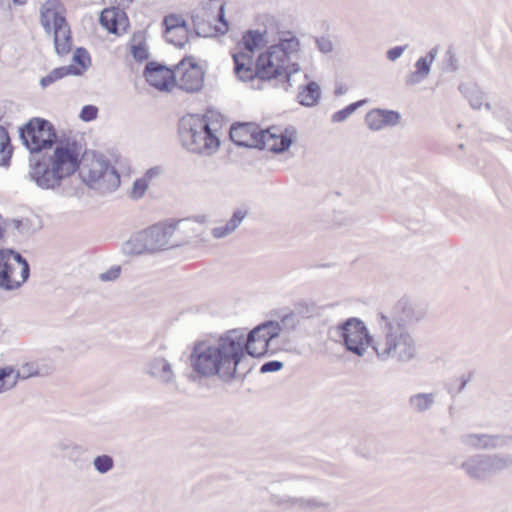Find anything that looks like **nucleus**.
I'll use <instances>...</instances> for the list:
<instances>
[{
  "instance_id": "nucleus-41",
  "label": "nucleus",
  "mask_w": 512,
  "mask_h": 512,
  "mask_svg": "<svg viewBox=\"0 0 512 512\" xmlns=\"http://www.w3.org/2000/svg\"><path fill=\"white\" fill-rule=\"evenodd\" d=\"M382 113L381 114V117H382V122H383V126L384 127H387V126H396L399 124L400 122V119H401V115L399 112L397 111H394V110H387V109H381Z\"/></svg>"
},
{
  "instance_id": "nucleus-4",
  "label": "nucleus",
  "mask_w": 512,
  "mask_h": 512,
  "mask_svg": "<svg viewBox=\"0 0 512 512\" xmlns=\"http://www.w3.org/2000/svg\"><path fill=\"white\" fill-rule=\"evenodd\" d=\"M299 40L288 33V37H281L279 42L261 53L256 62V76L260 81L279 79L289 82L292 74L297 73L300 67L291 63V57L298 51Z\"/></svg>"
},
{
  "instance_id": "nucleus-53",
  "label": "nucleus",
  "mask_w": 512,
  "mask_h": 512,
  "mask_svg": "<svg viewBox=\"0 0 512 512\" xmlns=\"http://www.w3.org/2000/svg\"><path fill=\"white\" fill-rule=\"evenodd\" d=\"M446 56H447V65H448L449 70L456 71L458 69L457 58L454 55V53L452 52V50L449 49L446 52Z\"/></svg>"
},
{
  "instance_id": "nucleus-38",
  "label": "nucleus",
  "mask_w": 512,
  "mask_h": 512,
  "mask_svg": "<svg viewBox=\"0 0 512 512\" xmlns=\"http://www.w3.org/2000/svg\"><path fill=\"white\" fill-rule=\"evenodd\" d=\"M73 61L79 66L76 68L80 70V75H82L91 64L90 55L83 47H79L75 50L73 54Z\"/></svg>"
},
{
  "instance_id": "nucleus-60",
  "label": "nucleus",
  "mask_w": 512,
  "mask_h": 512,
  "mask_svg": "<svg viewBox=\"0 0 512 512\" xmlns=\"http://www.w3.org/2000/svg\"><path fill=\"white\" fill-rule=\"evenodd\" d=\"M178 35H179L178 33L172 34V36H174L175 38H178L179 37Z\"/></svg>"
},
{
  "instance_id": "nucleus-45",
  "label": "nucleus",
  "mask_w": 512,
  "mask_h": 512,
  "mask_svg": "<svg viewBox=\"0 0 512 512\" xmlns=\"http://www.w3.org/2000/svg\"><path fill=\"white\" fill-rule=\"evenodd\" d=\"M98 116V108L94 105H85L81 109L80 119L84 122H90L97 118Z\"/></svg>"
},
{
  "instance_id": "nucleus-48",
  "label": "nucleus",
  "mask_w": 512,
  "mask_h": 512,
  "mask_svg": "<svg viewBox=\"0 0 512 512\" xmlns=\"http://www.w3.org/2000/svg\"><path fill=\"white\" fill-rule=\"evenodd\" d=\"M121 269L120 267H112L110 270L101 273L99 278L100 280L106 282V281H113L117 279L120 275Z\"/></svg>"
},
{
  "instance_id": "nucleus-1",
  "label": "nucleus",
  "mask_w": 512,
  "mask_h": 512,
  "mask_svg": "<svg viewBox=\"0 0 512 512\" xmlns=\"http://www.w3.org/2000/svg\"><path fill=\"white\" fill-rule=\"evenodd\" d=\"M19 137L31 154L56 145L52 155L43 156L30 165L29 176L39 188L55 189L79 168L81 145L76 140H58L50 121L43 118L29 120L19 129Z\"/></svg>"
},
{
  "instance_id": "nucleus-20",
  "label": "nucleus",
  "mask_w": 512,
  "mask_h": 512,
  "mask_svg": "<svg viewBox=\"0 0 512 512\" xmlns=\"http://www.w3.org/2000/svg\"><path fill=\"white\" fill-rule=\"evenodd\" d=\"M145 373L165 386L176 383V374L171 363L161 356L154 357L147 362Z\"/></svg>"
},
{
  "instance_id": "nucleus-49",
  "label": "nucleus",
  "mask_w": 512,
  "mask_h": 512,
  "mask_svg": "<svg viewBox=\"0 0 512 512\" xmlns=\"http://www.w3.org/2000/svg\"><path fill=\"white\" fill-rule=\"evenodd\" d=\"M407 48V45H404V46H395L391 49H389L386 53L387 55V58L390 60V61H396L398 58L401 57V55L403 54V52L406 50Z\"/></svg>"
},
{
  "instance_id": "nucleus-56",
  "label": "nucleus",
  "mask_w": 512,
  "mask_h": 512,
  "mask_svg": "<svg viewBox=\"0 0 512 512\" xmlns=\"http://www.w3.org/2000/svg\"><path fill=\"white\" fill-rule=\"evenodd\" d=\"M40 362V368H48L49 367V374H51L55 367H54V364L52 362H44L43 360L39 361Z\"/></svg>"
},
{
  "instance_id": "nucleus-43",
  "label": "nucleus",
  "mask_w": 512,
  "mask_h": 512,
  "mask_svg": "<svg viewBox=\"0 0 512 512\" xmlns=\"http://www.w3.org/2000/svg\"><path fill=\"white\" fill-rule=\"evenodd\" d=\"M131 54L133 58L138 62H143L149 58V52L143 43L132 45Z\"/></svg>"
},
{
  "instance_id": "nucleus-40",
  "label": "nucleus",
  "mask_w": 512,
  "mask_h": 512,
  "mask_svg": "<svg viewBox=\"0 0 512 512\" xmlns=\"http://www.w3.org/2000/svg\"><path fill=\"white\" fill-rule=\"evenodd\" d=\"M381 109H373L366 114L365 121L370 130L379 131L384 128Z\"/></svg>"
},
{
  "instance_id": "nucleus-44",
  "label": "nucleus",
  "mask_w": 512,
  "mask_h": 512,
  "mask_svg": "<svg viewBox=\"0 0 512 512\" xmlns=\"http://www.w3.org/2000/svg\"><path fill=\"white\" fill-rule=\"evenodd\" d=\"M299 323V316L291 312L282 317L281 323H279L281 329L293 330Z\"/></svg>"
},
{
  "instance_id": "nucleus-55",
  "label": "nucleus",
  "mask_w": 512,
  "mask_h": 512,
  "mask_svg": "<svg viewBox=\"0 0 512 512\" xmlns=\"http://www.w3.org/2000/svg\"><path fill=\"white\" fill-rule=\"evenodd\" d=\"M438 54V47H433L422 59H426L427 63L431 65Z\"/></svg>"
},
{
  "instance_id": "nucleus-39",
  "label": "nucleus",
  "mask_w": 512,
  "mask_h": 512,
  "mask_svg": "<svg viewBox=\"0 0 512 512\" xmlns=\"http://www.w3.org/2000/svg\"><path fill=\"white\" fill-rule=\"evenodd\" d=\"M14 374L12 367L0 368V393L12 389L16 385L15 379H11Z\"/></svg>"
},
{
  "instance_id": "nucleus-52",
  "label": "nucleus",
  "mask_w": 512,
  "mask_h": 512,
  "mask_svg": "<svg viewBox=\"0 0 512 512\" xmlns=\"http://www.w3.org/2000/svg\"><path fill=\"white\" fill-rule=\"evenodd\" d=\"M317 46L319 50L323 53H329L333 49V45L330 40L321 38L317 40Z\"/></svg>"
},
{
  "instance_id": "nucleus-13",
  "label": "nucleus",
  "mask_w": 512,
  "mask_h": 512,
  "mask_svg": "<svg viewBox=\"0 0 512 512\" xmlns=\"http://www.w3.org/2000/svg\"><path fill=\"white\" fill-rule=\"evenodd\" d=\"M176 85L186 92L200 91L204 83V72L193 57L183 58L173 70Z\"/></svg>"
},
{
  "instance_id": "nucleus-16",
  "label": "nucleus",
  "mask_w": 512,
  "mask_h": 512,
  "mask_svg": "<svg viewBox=\"0 0 512 512\" xmlns=\"http://www.w3.org/2000/svg\"><path fill=\"white\" fill-rule=\"evenodd\" d=\"M202 9L205 13L216 10L217 13L214 18L220 22L221 25L219 27L212 28L204 23V19L201 16L195 15L192 17V23L197 36L208 37L211 35L213 30L220 34H225L228 31L229 25L225 19V4L223 2L219 0H208L203 4Z\"/></svg>"
},
{
  "instance_id": "nucleus-33",
  "label": "nucleus",
  "mask_w": 512,
  "mask_h": 512,
  "mask_svg": "<svg viewBox=\"0 0 512 512\" xmlns=\"http://www.w3.org/2000/svg\"><path fill=\"white\" fill-rule=\"evenodd\" d=\"M13 154L11 139L7 130L0 126V166H8Z\"/></svg>"
},
{
  "instance_id": "nucleus-58",
  "label": "nucleus",
  "mask_w": 512,
  "mask_h": 512,
  "mask_svg": "<svg viewBox=\"0 0 512 512\" xmlns=\"http://www.w3.org/2000/svg\"><path fill=\"white\" fill-rule=\"evenodd\" d=\"M12 1L16 5H23L26 3L27 0H12Z\"/></svg>"
},
{
  "instance_id": "nucleus-19",
  "label": "nucleus",
  "mask_w": 512,
  "mask_h": 512,
  "mask_svg": "<svg viewBox=\"0 0 512 512\" xmlns=\"http://www.w3.org/2000/svg\"><path fill=\"white\" fill-rule=\"evenodd\" d=\"M165 38L167 42L183 47L188 39V25L186 20L176 14H169L164 17Z\"/></svg>"
},
{
  "instance_id": "nucleus-34",
  "label": "nucleus",
  "mask_w": 512,
  "mask_h": 512,
  "mask_svg": "<svg viewBox=\"0 0 512 512\" xmlns=\"http://www.w3.org/2000/svg\"><path fill=\"white\" fill-rule=\"evenodd\" d=\"M86 452L87 449L85 447L76 443L64 458L70 461L78 469H82L87 463V460L84 457Z\"/></svg>"
},
{
  "instance_id": "nucleus-18",
  "label": "nucleus",
  "mask_w": 512,
  "mask_h": 512,
  "mask_svg": "<svg viewBox=\"0 0 512 512\" xmlns=\"http://www.w3.org/2000/svg\"><path fill=\"white\" fill-rule=\"evenodd\" d=\"M459 440L464 446L476 450H494L512 443V435L465 433L460 436Z\"/></svg>"
},
{
  "instance_id": "nucleus-21",
  "label": "nucleus",
  "mask_w": 512,
  "mask_h": 512,
  "mask_svg": "<svg viewBox=\"0 0 512 512\" xmlns=\"http://www.w3.org/2000/svg\"><path fill=\"white\" fill-rule=\"evenodd\" d=\"M150 227L134 233L123 243L122 250L126 255H142L155 253L152 244Z\"/></svg>"
},
{
  "instance_id": "nucleus-17",
  "label": "nucleus",
  "mask_w": 512,
  "mask_h": 512,
  "mask_svg": "<svg viewBox=\"0 0 512 512\" xmlns=\"http://www.w3.org/2000/svg\"><path fill=\"white\" fill-rule=\"evenodd\" d=\"M144 77L150 86L159 91L169 92L176 86V74L167 66L151 61L144 69Z\"/></svg>"
},
{
  "instance_id": "nucleus-3",
  "label": "nucleus",
  "mask_w": 512,
  "mask_h": 512,
  "mask_svg": "<svg viewBox=\"0 0 512 512\" xmlns=\"http://www.w3.org/2000/svg\"><path fill=\"white\" fill-rule=\"evenodd\" d=\"M294 134L293 127L281 129L272 126L262 130L257 124L250 122L233 124L230 129V139L235 145L260 150L267 149L277 154L290 148Z\"/></svg>"
},
{
  "instance_id": "nucleus-37",
  "label": "nucleus",
  "mask_w": 512,
  "mask_h": 512,
  "mask_svg": "<svg viewBox=\"0 0 512 512\" xmlns=\"http://www.w3.org/2000/svg\"><path fill=\"white\" fill-rule=\"evenodd\" d=\"M366 100H359L354 103L349 104L345 108L335 112L332 117L331 121L333 123H340L345 121L348 117H350L359 107H361L363 104H365Z\"/></svg>"
},
{
  "instance_id": "nucleus-47",
  "label": "nucleus",
  "mask_w": 512,
  "mask_h": 512,
  "mask_svg": "<svg viewBox=\"0 0 512 512\" xmlns=\"http://www.w3.org/2000/svg\"><path fill=\"white\" fill-rule=\"evenodd\" d=\"M495 116L502 120L510 129L512 127V113L505 107H499L494 111Z\"/></svg>"
},
{
  "instance_id": "nucleus-15",
  "label": "nucleus",
  "mask_w": 512,
  "mask_h": 512,
  "mask_svg": "<svg viewBox=\"0 0 512 512\" xmlns=\"http://www.w3.org/2000/svg\"><path fill=\"white\" fill-rule=\"evenodd\" d=\"M180 224L181 221L176 223H157L150 226L155 253L188 243L187 239L180 236Z\"/></svg>"
},
{
  "instance_id": "nucleus-51",
  "label": "nucleus",
  "mask_w": 512,
  "mask_h": 512,
  "mask_svg": "<svg viewBox=\"0 0 512 512\" xmlns=\"http://www.w3.org/2000/svg\"><path fill=\"white\" fill-rule=\"evenodd\" d=\"M75 444L76 443L71 442V441L62 440V441H59L58 443H56V449L59 452H61L63 457H65V455L68 453V451H70L71 448H73V446Z\"/></svg>"
},
{
  "instance_id": "nucleus-46",
  "label": "nucleus",
  "mask_w": 512,
  "mask_h": 512,
  "mask_svg": "<svg viewBox=\"0 0 512 512\" xmlns=\"http://www.w3.org/2000/svg\"><path fill=\"white\" fill-rule=\"evenodd\" d=\"M283 368V362L278 360H271L263 363L260 367V373L277 372Z\"/></svg>"
},
{
  "instance_id": "nucleus-27",
  "label": "nucleus",
  "mask_w": 512,
  "mask_h": 512,
  "mask_svg": "<svg viewBox=\"0 0 512 512\" xmlns=\"http://www.w3.org/2000/svg\"><path fill=\"white\" fill-rule=\"evenodd\" d=\"M435 404L434 393H416L409 397V408L416 413H424L430 410Z\"/></svg>"
},
{
  "instance_id": "nucleus-6",
  "label": "nucleus",
  "mask_w": 512,
  "mask_h": 512,
  "mask_svg": "<svg viewBox=\"0 0 512 512\" xmlns=\"http://www.w3.org/2000/svg\"><path fill=\"white\" fill-rule=\"evenodd\" d=\"M179 139L184 148L195 154L210 156L220 146V139L213 132L204 115H186L178 123Z\"/></svg>"
},
{
  "instance_id": "nucleus-8",
  "label": "nucleus",
  "mask_w": 512,
  "mask_h": 512,
  "mask_svg": "<svg viewBox=\"0 0 512 512\" xmlns=\"http://www.w3.org/2000/svg\"><path fill=\"white\" fill-rule=\"evenodd\" d=\"M61 8L60 0H47L40 9L41 25L48 34L53 31L55 50L59 56L67 55L72 47L70 27L60 13Z\"/></svg>"
},
{
  "instance_id": "nucleus-22",
  "label": "nucleus",
  "mask_w": 512,
  "mask_h": 512,
  "mask_svg": "<svg viewBox=\"0 0 512 512\" xmlns=\"http://www.w3.org/2000/svg\"><path fill=\"white\" fill-rule=\"evenodd\" d=\"M234 73L241 81H253L257 79L256 66L253 64L252 55L239 52L233 54Z\"/></svg>"
},
{
  "instance_id": "nucleus-25",
  "label": "nucleus",
  "mask_w": 512,
  "mask_h": 512,
  "mask_svg": "<svg viewBox=\"0 0 512 512\" xmlns=\"http://www.w3.org/2000/svg\"><path fill=\"white\" fill-rule=\"evenodd\" d=\"M277 504H287L291 507H296L301 511L311 512L316 509L326 508L328 503L318 498H304V497H287L277 500Z\"/></svg>"
},
{
  "instance_id": "nucleus-24",
  "label": "nucleus",
  "mask_w": 512,
  "mask_h": 512,
  "mask_svg": "<svg viewBox=\"0 0 512 512\" xmlns=\"http://www.w3.org/2000/svg\"><path fill=\"white\" fill-rule=\"evenodd\" d=\"M248 215L247 210L237 209L233 212L232 217L223 226L214 227L211 234L214 238L220 239L232 234Z\"/></svg>"
},
{
  "instance_id": "nucleus-59",
  "label": "nucleus",
  "mask_w": 512,
  "mask_h": 512,
  "mask_svg": "<svg viewBox=\"0 0 512 512\" xmlns=\"http://www.w3.org/2000/svg\"><path fill=\"white\" fill-rule=\"evenodd\" d=\"M485 107H486V109H488V110H490V109H491V105H490L488 102H486V103H485Z\"/></svg>"
},
{
  "instance_id": "nucleus-36",
  "label": "nucleus",
  "mask_w": 512,
  "mask_h": 512,
  "mask_svg": "<svg viewBox=\"0 0 512 512\" xmlns=\"http://www.w3.org/2000/svg\"><path fill=\"white\" fill-rule=\"evenodd\" d=\"M115 466V461L108 454H101L93 459V467L99 474L109 473Z\"/></svg>"
},
{
  "instance_id": "nucleus-30",
  "label": "nucleus",
  "mask_w": 512,
  "mask_h": 512,
  "mask_svg": "<svg viewBox=\"0 0 512 512\" xmlns=\"http://www.w3.org/2000/svg\"><path fill=\"white\" fill-rule=\"evenodd\" d=\"M68 75L80 76V70L77 69L74 65L55 68L49 74L41 78L40 85L42 88H46L57 80H60Z\"/></svg>"
},
{
  "instance_id": "nucleus-12",
  "label": "nucleus",
  "mask_w": 512,
  "mask_h": 512,
  "mask_svg": "<svg viewBox=\"0 0 512 512\" xmlns=\"http://www.w3.org/2000/svg\"><path fill=\"white\" fill-rule=\"evenodd\" d=\"M426 315V310L406 299L399 300L388 312H380L377 315L378 325H391L409 329V326L419 322Z\"/></svg>"
},
{
  "instance_id": "nucleus-26",
  "label": "nucleus",
  "mask_w": 512,
  "mask_h": 512,
  "mask_svg": "<svg viewBox=\"0 0 512 512\" xmlns=\"http://www.w3.org/2000/svg\"><path fill=\"white\" fill-rule=\"evenodd\" d=\"M320 97V87L314 81H310L307 84L301 85L299 87L297 99L302 106L313 107L319 102Z\"/></svg>"
},
{
  "instance_id": "nucleus-23",
  "label": "nucleus",
  "mask_w": 512,
  "mask_h": 512,
  "mask_svg": "<svg viewBox=\"0 0 512 512\" xmlns=\"http://www.w3.org/2000/svg\"><path fill=\"white\" fill-rule=\"evenodd\" d=\"M127 18L123 11L118 8L104 9L99 18V22L109 33L119 35L120 30L124 29Z\"/></svg>"
},
{
  "instance_id": "nucleus-11",
  "label": "nucleus",
  "mask_w": 512,
  "mask_h": 512,
  "mask_svg": "<svg viewBox=\"0 0 512 512\" xmlns=\"http://www.w3.org/2000/svg\"><path fill=\"white\" fill-rule=\"evenodd\" d=\"M30 276L28 261L13 249H0V288L18 289Z\"/></svg>"
},
{
  "instance_id": "nucleus-29",
  "label": "nucleus",
  "mask_w": 512,
  "mask_h": 512,
  "mask_svg": "<svg viewBox=\"0 0 512 512\" xmlns=\"http://www.w3.org/2000/svg\"><path fill=\"white\" fill-rule=\"evenodd\" d=\"M49 375V367L48 368H40V362H29L23 364L14 374L11 376V379H15L17 382L18 379H28L34 376H47Z\"/></svg>"
},
{
  "instance_id": "nucleus-9",
  "label": "nucleus",
  "mask_w": 512,
  "mask_h": 512,
  "mask_svg": "<svg viewBox=\"0 0 512 512\" xmlns=\"http://www.w3.org/2000/svg\"><path fill=\"white\" fill-rule=\"evenodd\" d=\"M511 467L512 454L510 453L474 454L460 464L466 476L478 482H485Z\"/></svg>"
},
{
  "instance_id": "nucleus-5",
  "label": "nucleus",
  "mask_w": 512,
  "mask_h": 512,
  "mask_svg": "<svg viewBox=\"0 0 512 512\" xmlns=\"http://www.w3.org/2000/svg\"><path fill=\"white\" fill-rule=\"evenodd\" d=\"M379 330L373 350L380 361L407 363L417 357V342L409 329L379 325Z\"/></svg>"
},
{
  "instance_id": "nucleus-42",
  "label": "nucleus",
  "mask_w": 512,
  "mask_h": 512,
  "mask_svg": "<svg viewBox=\"0 0 512 512\" xmlns=\"http://www.w3.org/2000/svg\"><path fill=\"white\" fill-rule=\"evenodd\" d=\"M149 184L146 179L138 178L133 182L131 197L135 200L142 198L148 188Z\"/></svg>"
},
{
  "instance_id": "nucleus-57",
  "label": "nucleus",
  "mask_w": 512,
  "mask_h": 512,
  "mask_svg": "<svg viewBox=\"0 0 512 512\" xmlns=\"http://www.w3.org/2000/svg\"><path fill=\"white\" fill-rule=\"evenodd\" d=\"M346 91H347V89H346L345 87H343V86H339V87H337V88L335 89V92H334V93H335V95H336V96H340V95L345 94V93H346Z\"/></svg>"
},
{
  "instance_id": "nucleus-50",
  "label": "nucleus",
  "mask_w": 512,
  "mask_h": 512,
  "mask_svg": "<svg viewBox=\"0 0 512 512\" xmlns=\"http://www.w3.org/2000/svg\"><path fill=\"white\" fill-rule=\"evenodd\" d=\"M472 378V373H468L467 375H462L460 378V384L457 389L450 388L449 393L452 395L460 394L466 387V385L469 383V381Z\"/></svg>"
},
{
  "instance_id": "nucleus-31",
  "label": "nucleus",
  "mask_w": 512,
  "mask_h": 512,
  "mask_svg": "<svg viewBox=\"0 0 512 512\" xmlns=\"http://www.w3.org/2000/svg\"><path fill=\"white\" fill-rule=\"evenodd\" d=\"M265 43L264 34L257 30H248L242 37L241 44L245 53L252 55V53L262 47Z\"/></svg>"
},
{
  "instance_id": "nucleus-2",
  "label": "nucleus",
  "mask_w": 512,
  "mask_h": 512,
  "mask_svg": "<svg viewBox=\"0 0 512 512\" xmlns=\"http://www.w3.org/2000/svg\"><path fill=\"white\" fill-rule=\"evenodd\" d=\"M239 353L240 344L232 338L230 330L217 338L195 342L189 355L193 379L216 378L225 384L243 380L245 373L239 372Z\"/></svg>"
},
{
  "instance_id": "nucleus-35",
  "label": "nucleus",
  "mask_w": 512,
  "mask_h": 512,
  "mask_svg": "<svg viewBox=\"0 0 512 512\" xmlns=\"http://www.w3.org/2000/svg\"><path fill=\"white\" fill-rule=\"evenodd\" d=\"M257 327H264L265 330L255 335V340L265 338L266 341L270 342L272 339L276 338L281 331L279 322L276 321H267Z\"/></svg>"
},
{
  "instance_id": "nucleus-7",
  "label": "nucleus",
  "mask_w": 512,
  "mask_h": 512,
  "mask_svg": "<svg viewBox=\"0 0 512 512\" xmlns=\"http://www.w3.org/2000/svg\"><path fill=\"white\" fill-rule=\"evenodd\" d=\"M331 340L342 344L347 351L361 357L375 339L370 335L365 323L356 317H351L329 329Z\"/></svg>"
},
{
  "instance_id": "nucleus-61",
  "label": "nucleus",
  "mask_w": 512,
  "mask_h": 512,
  "mask_svg": "<svg viewBox=\"0 0 512 512\" xmlns=\"http://www.w3.org/2000/svg\"><path fill=\"white\" fill-rule=\"evenodd\" d=\"M20 225H21V221H18V222H17V226H16V227H17V228H19V227H20Z\"/></svg>"
},
{
  "instance_id": "nucleus-14",
  "label": "nucleus",
  "mask_w": 512,
  "mask_h": 512,
  "mask_svg": "<svg viewBox=\"0 0 512 512\" xmlns=\"http://www.w3.org/2000/svg\"><path fill=\"white\" fill-rule=\"evenodd\" d=\"M264 330V327H255L246 334L243 329H230L232 338L236 341L238 340L240 344V364H242L246 355L252 357H261L268 352L269 342L266 341L265 338L255 340V335Z\"/></svg>"
},
{
  "instance_id": "nucleus-28",
  "label": "nucleus",
  "mask_w": 512,
  "mask_h": 512,
  "mask_svg": "<svg viewBox=\"0 0 512 512\" xmlns=\"http://www.w3.org/2000/svg\"><path fill=\"white\" fill-rule=\"evenodd\" d=\"M461 94L469 101L473 109H480L484 102V94L474 83H462L458 87Z\"/></svg>"
},
{
  "instance_id": "nucleus-54",
  "label": "nucleus",
  "mask_w": 512,
  "mask_h": 512,
  "mask_svg": "<svg viewBox=\"0 0 512 512\" xmlns=\"http://www.w3.org/2000/svg\"><path fill=\"white\" fill-rule=\"evenodd\" d=\"M160 174H161L160 167H152L146 171V173L144 174V176L142 178L146 179V182L149 184V182L152 179L158 177Z\"/></svg>"
},
{
  "instance_id": "nucleus-10",
  "label": "nucleus",
  "mask_w": 512,
  "mask_h": 512,
  "mask_svg": "<svg viewBox=\"0 0 512 512\" xmlns=\"http://www.w3.org/2000/svg\"><path fill=\"white\" fill-rule=\"evenodd\" d=\"M77 170L83 182L93 189H115L120 183L117 170L103 155H94L90 162L85 159Z\"/></svg>"
},
{
  "instance_id": "nucleus-32",
  "label": "nucleus",
  "mask_w": 512,
  "mask_h": 512,
  "mask_svg": "<svg viewBox=\"0 0 512 512\" xmlns=\"http://www.w3.org/2000/svg\"><path fill=\"white\" fill-rule=\"evenodd\" d=\"M430 70L431 65L427 63L426 59L419 58L415 63V71L406 76V85L413 86L419 84L428 77Z\"/></svg>"
}]
</instances>
